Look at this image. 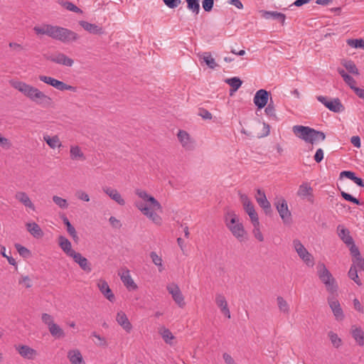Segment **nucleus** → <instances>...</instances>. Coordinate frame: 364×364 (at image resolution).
Here are the masks:
<instances>
[{"instance_id": "obj_1", "label": "nucleus", "mask_w": 364, "mask_h": 364, "mask_svg": "<svg viewBox=\"0 0 364 364\" xmlns=\"http://www.w3.org/2000/svg\"><path fill=\"white\" fill-rule=\"evenodd\" d=\"M135 193L145 202L149 203V206H148L142 202H136L135 206L154 224L161 225L162 224V218L155 212L156 210H162V206L160 203L144 190L137 188L135 190Z\"/></svg>"}, {"instance_id": "obj_2", "label": "nucleus", "mask_w": 364, "mask_h": 364, "mask_svg": "<svg viewBox=\"0 0 364 364\" xmlns=\"http://www.w3.org/2000/svg\"><path fill=\"white\" fill-rule=\"evenodd\" d=\"M10 84L36 105L45 108L52 107L53 99L38 88L19 80H11Z\"/></svg>"}, {"instance_id": "obj_3", "label": "nucleus", "mask_w": 364, "mask_h": 364, "mask_svg": "<svg viewBox=\"0 0 364 364\" xmlns=\"http://www.w3.org/2000/svg\"><path fill=\"white\" fill-rule=\"evenodd\" d=\"M33 31L37 35H47L53 39L65 43L76 41L80 38L77 33L70 29L50 24L36 26Z\"/></svg>"}, {"instance_id": "obj_4", "label": "nucleus", "mask_w": 364, "mask_h": 364, "mask_svg": "<svg viewBox=\"0 0 364 364\" xmlns=\"http://www.w3.org/2000/svg\"><path fill=\"white\" fill-rule=\"evenodd\" d=\"M294 133L307 143L314 144L326 139V134L321 131L309 127L296 125L293 127Z\"/></svg>"}, {"instance_id": "obj_5", "label": "nucleus", "mask_w": 364, "mask_h": 364, "mask_svg": "<svg viewBox=\"0 0 364 364\" xmlns=\"http://www.w3.org/2000/svg\"><path fill=\"white\" fill-rule=\"evenodd\" d=\"M225 223L232 234L240 241L244 240L245 230L243 225L240 222L238 216L234 211H228L225 215Z\"/></svg>"}, {"instance_id": "obj_6", "label": "nucleus", "mask_w": 364, "mask_h": 364, "mask_svg": "<svg viewBox=\"0 0 364 364\" xmlns=\"http://www.w3.org/2000/svg\"><path fill=\"white\" fill-rule=\"evenodd\" d=\"M317 274L318 278L325 284L326 290L329 293L333 294L337 291L338 284L336 281L323 263L318 264Z\"/></svg>"}, {"instance_id": "obj_7", "label": "nucleus", "mask_w": 364, "mask_h": 364, "mask_svg": "<svg viewBox=\"0 0 364 364\" xmlns=\"http://www.w3.org/2000/svg\"><path fill=\"white\" fill-rule=\"evenodd\" d=\"M274 205L283 223L286 225L291 224L292 221L291 213L288 208L287 200L283 198H279Z\"/></svg>"}, {"instance_id": "obj_8", "label": "nucleus", "mask_w": 364, "mask_h": 364, "mask_svg": "<svg viewBox=\"0 0 364 364\" xmlns=\"http://www.w3.org/2000/svg\"><path fill=\"white\" fill-rule=\"evenodd\" d=\"M293 245L296 252L299 257L309 267H313L314 258L313 256L307 251L304 246L299 240H294Z\"/></svg>"}, {"instance_id": "obj_9", "label": "nucleus", "mask_w": 364, "mask_h": 364, "mask_svg": "<svg viewBox=\"0 0 364 364\" xmlns=\"http://www.w3.org/2000/svg\"><path fill=\"white\" fill-rule=\"evenodd\" d=\"M43 57L45 59L50 60L53 63L65 65L68 67L73 66V65L74 63V60L72 58L68 57L66 55H65L63 53H56L51 54V55L44 54Z\"/></svg>"}, {"instance_id": "obj_10", "label": "nucleus", "mask_w": 364, "mask_h": 364, "mask_svg": "<svg viewBox=\"0 0 364 364\" xmlns=\"http://www.w3.org/2000/svg\"><path fill=\"white\" fill-rule=\"evenodd\" d=\"M167 290L170 294H171L174 301L181 308L185 306L184 297L178 287V286L174 283L170 284L167 286Z\"/></svg>"}, {"instance_id": "obj_11", "label": "nucleus", "mask_w": 364, "mask_h": 364, "mask_svg": "<svg viewBox=\"0 0 364 364\" xmlns=\"http://www.w3.org/2000/svg\"><path fill=\"white\" fill-rule=\"evenodd\" d=\"M255 198L259 205L264 210L265 214L271 215L272 212L271 204L267 199L264 192L260 189H257Z\"/></svg>"}, {"instance_id": "obj_12", "label": "nucleus", "mask_w": 364, "mask_h": 364, "mask_svg": "<svg viewBox=\"0 0 364 364\" xmlns=\"http://www.w3.org/2000/svg\"><path fill=\"white\" fill-rule=\"evenodd\" d=\"M269 93L263 89L259 90L255 95L253 101L258 109H262L266 106L269 100Z\"/></svg>"}, {"instance_id": "obj_13", "label": "nucleus", "mask_w": 364, "mask_h": 364, "mask_svg": "<svg viewBox=\"0 0 364 364\" xmlns=\"http://www.w3.org/2000/svg\"><path fill=\"white\" fill-rule=\"evenodd\" d=\"M74 262L77 263L80 267L85 272H90L92 271L91 264L88 259L83 257L80 252H75L71 257Z\"/></svg>"}, {"instance_id": "obj_14", "label": "nucleus", "mask_w": 364, "mask_h": 364, "mask_svg": "<svg viewBox=\"0 0 364 364\" xmlns=\"http://www.w3.org/2000/svg\"><path fill=\"white\" fill-rule=\"evenodd\" d=\"M97 287L103 296L109 301L113 302L115 300L114 294L105 280L100 279L97 282Z\"/></svg>"}, {"instance_id": "obj_15", "label": "nucleus", "mask_w": 364, "mask_h": 364, "mask_svg": "<svg viewBox=\"0 0 364 364\" xmlns=\"http://www.w3.org/2000/svg\"><path fill=\"white\" fill-rule=\"evenodd\" d=\"M350 333L359 346H364V331L360 326H351Z\"/></svg>"}, {"instance_id": "obj_16", "label": "nucleus", "mask_w": 364, "mask_h": 364, "mask_svg": "<svg viewBox=\"0 0 364 364\" xmlns=\"http://www.w3.org/2000/svg\"><path fill=\"white\" fill-rule=\"evenodd\" d=\"M15 348L24 358L33 359V358L37 355V352L35 349L26 345L16 346Z\"/></svg>"}, {"instance_id": "obj_17", "label": "nucleus", "mask_w": 364, "mask_h": 364, "mask_svg": "<svg viewBox=\"0 0 364 364\" xmlns=\"http://www.w3.org/2000/svg\"><path fill=\"white\" fill-rule=\"evenodd\" d=\"M178 139L183 148L188 150L193 149V144L189 134L183 130H180L177 134Z\"/></svg>"}, {"instance_id": "obj_18", "label": "nucleus", "mask_w": 364, "mask_h": 364, "mask_svg": "<svg viewBox=\"0 0 364 364\" xmlns=\"http://www.w3.org/2000/svg\"><path fill=\"white\" fill-rule=\"evenodd\" d=\"M58 245L62 250L66 254L68 257H72L73 253L75 252L74 250L72 249L71 242L67 239L65 237L60 235L58 237Z\"/></svg>"}, {"instance_id": "obj_19", "label": "nucleus", "mask_w": 364, "mask_h": 364, "mask_svg": "<svg viewBox=\"0 0 364 364\" xmlns=\"http://www.w3.org/2000/svg\"><path fill=\"white\" fill-rule=\"evenodd\" d=\"M260 13L262 16L266 19L272 18L274 20H277L280 22L282 25H284L285 22L286 16L282 13L278 11H268L264 10L260 11Z\"/></svg>"}, {"instance_id": "obj_20", "label": "nucleus", "mask_w": 364, "mask_h": 364, "mask_svg": "<svg viewBox=\"0 0 364 364\" xmlns=\"http://www.w3.org/2000/svg\"><path fill=\"white\" fill-rule=\"evenodd\" d=\"M79 24L90 33L100 35L104 33L103 28L95 23H90L85 21H80Z\"/></svg>"}, {"instance_id": "obj_21", "label": "nucleus", "mask_w": 364, "mask_h": 364, "mask_svg": "<svg viewBox=\"0 0 364 364\" xmlns=\"http://www.w3.org/2000/svg\"><path fill=\"white\" fill-rule=\"evenodd\" d=\"M329 306L335 316L336 318L338 321H341L344 318V314L341 305L338 300H332L330 298L328 299Z\"/></svg>"}, {"instance_id": "obj_22", "label": "nucleus", "mask_w": 364, "mask_h": 364, "mask_svg": "<svg viewBox=\"0 0 364 364\" xmlns=\"http://www.w3.org/2000/svg\"><path fill=\"white\" fill-rule=\"evenodd\" d=\"M116 320L127 332L129 333L132 328V326L129 322L127 315L123 311H119L117 314Z\"/></svg>"}, {"instance_id": "obj_23", "label": "nucleus", "mask_w": 364, "mask_h": 364, "mask_svg": "<svg viewBox=\"0 0 364 364\" xmlns=\"http://www.w3.org/2000/svg\"><path fill=\"white\" fill-rule=\"evenodd\" d=\"M337 229L339 237L347 246L354 242L353 238L350 235L348 229L345 228L341 225H338Z\"/></svg>"}, {"instance_id": "obj_24", "label": "nucleus", "mask_w": 364, "mask_h": 364, "mask_svg": "<svg viewBox=\"0 0 364 364\" xmlns=\"http://www.w3.org/2000/svg\"><path fill=\"white\" fill-rule=\"evenodd\" d=\"M16 198L21 202L24 206L31 209L32 210H35V205L31 200L30 198L25 192H17L15 196Z\"/></svg>"}, {"instance_id": "obj_25", "label": "nucleus", "mask_w": 364, "mask_h": 364, "mask_svg": "<svg viewBox=\"0 0 364 364\" xmlns=\"http://www.w3.org/2000/svg\"><path fill=\"white\" fill-rule=\"evenodd\" d=\"M119 275L120 276L122 282L127 288H131L132 289H137V285L132 279L128 269L124 270L121 274L119 273Z\"/></svg>"}, {"instance_id": "obj_26", "label": "nucleus", "mask_w": 364, "mask_h": 364, "mask_svg": "<svg viewBox=\"0 0 364 364\" xmlns=\"http://www.w3.org/2000/svg\"><path fill=\"white\" fill-rule=\"evenodd\" d=\"M68 358L71 364H84L82 355L77 349L70 350L68 353Z\"/></svg>"}, {"instance_id": "obj_27", "label": "nucleus", "mask_w": 364, "mask_h": 364, "mask_svg": "<svg viewBox=\"0 0 364 364\" xmlns=\"http://www.w3.org/2000/svg\"><path fill=\"white\" fill-rule=\"evenodd\" d=\"M26 228L27 230L36 238H40L43 236V230L36 223H27Z\"/></svg>"}, {"instance_id": "obj_28", "label": "nucleus", "mask_w": 364, "mask_h": 364, "mask_svg": "<svg viewBox=\"0 0 364 364\" xmlns=\"http://www.w3.org/2000/svg\"><path fill=\"white\" fill-rule=\"evenodd\" d=\"M330 111L339 113L344 110V106L338 98H334L328 103L326 107Z\"/></svg>"}, {"instance_id": "obj_29", "label": "nucleus", "mask_w": 364, "mask_h": 364, "mask_svg": "<svg viewBox=\"0 0 364 364\" xmlns=\"http://www.w3.org/2000/svg\"><path fill=\"white\" fill-rule=\"evenodd\" d=\"M50 333L53 337L57 339L63 338L65 336V333L59 325L54 323L48 328Z\"/></svg>"}, {"instance_id": "obj_30", "label": "nucleus", "mask_w": 364, "mask_h": 364, "mask_svg": "<svg viewBox=\"0 0 364 364\" xmlns=\"http://www.w3.org/2000/svg\"><path fill=\"white\" fill-rule=\"evenodd\" d=\"M159 333L167 344L172 345V341L175 338L171 331L165 326L159 328Z\"/></svg>"}, {"instance_id": "obj_31", "label": "nucleus", "mask_w": 364, "mask_h": 364, "mask_svg": "<svg viewBox=\"0 0 364 364\" xmlns=\"http://www.w3.org/2000/svg\"><path fill=\"white\" fill-rule=\"evenodd\" d=\"M62 220L64 225L66 226L67 232H68V234L72 237L75 242H77L79 240V237L77 234L75 228L71 225V223H70L69 220L66 216H63Z\"/></svg>"}, {"instance_id": "obj_32", "label": "nucleus", "mask_w": 364, "mask_h": 364, "mask_svg": "<svg viewBox=\"0 0 364 364\" xmlns=\"http://www.w3.org/2000/svg\"><path fill=\"white\" fill-rule=\"evenodd\" d=\"M297 195L303 198L309 196L313 197V188L309 183H303L299 186Z\"/></svg>"}, {"instance_id": "obj_33", "label": "nucleus", "mask_w": 364, "mask_h": 364, "mask_svg": "<svg viewBox=\"0 0 364 364\" xmlns=\"http://www.w3.org/2000/svg\"><path fill=\"white\" fill-rule=\"evenodd\" d=\"M70 155L72 160H85V156L78 146H70Z\"/></svg>"}, {"instance_id": "obj_34", "label": "nucleus", "mask_w": 364, "mask_h": 364, "mask_svg": "<svg viewBox=\"0 0 364 364\" xmlns=\"http://www.w3.org/2000/svg\"><path fill=\"white\" fill-rule=\"evenodd\" d=\"M245 211L249 215L253 226L258 225L259 218L257 212L255 211V206L253 204L244 208Z\"/></svg>"}, {"instance_id": "obj_35", "label": "nucleus", "mask_w": 364, "mask_h": 364, "mask_svg": "<svg viewBox=\"0 0 364 364\" xmlns=\"http://www.w3.org/2000/svg\"><path fill=\"white\" fill-rule=\"evenodd\" d=\"M43 139L51 149L60 147L62 146L61 141L57 135L50 136L46 134L43 136Z\"/></svg>"}, {"instance_id": "obj_36", "label": "nucleus", "mask_w": 364, "mask_h": 364, "mask_svg": "<svg viewBox=\"0 0 364 364\" xmlns=\"http://www.w3.org/2000/svg\"><path fill=\"white\" fill-rule=\"evenodd\" d=\"M187 4V9L193 13L195 15H198L200 12V4L199 0H186Z\"/></svg>"}, {"instance_id": "obj_37", "label": "nucleus", "mask_w": 364, "mask_h": 364, "mask_svg": "<svg viewBox=\"0 0 364 364\" xmlns=\"http://www.w3.org/2000/svg\"><path fill=\"white\" fill-rule=\"evenodd\" d=\"M65 9L77 14H82V11L76 5L69 1H61L58 2Z\"/></svg>"}, {"instance_id": "obj_38", "label": "nucleus", "mask_w": 364, "mask_h": 364, "mask_svg": "<svg viewBox=\"0 0 364 364\" xmlns=\"http://www.w3.org/2000/svg\"><path fill=\"white\" fill-rule=\"evenodd\" d=\"M225 82L233 88V91H237L242 84V81L237 77L228 78Z\"/></svg>"}, {"instance_id": "obj_39", "label": "nucleus", "mask_w": 364, "mask_h": 364, "mask_svg": "<svg viewBox=\"0 0 364 364\" xmlns=\"http://www.w3.org/2000/svg\"><path fill=\"white\" fill-rule=\"evenodd\" d=\"M150 257L153 263L159 267V272H161L164 269L161 257L159 256L156 252H151L150 253Z\"/></svg>"}, {"instance_id": "obj_40", "label": "nucleus", "mask_w": 364, "mask_h": 364, "mask_svg": "<svg viewBox=\"0 0 364 364\" xmlns=\"http://www.w3.org/2000/svg\"><path fill=\"white\" fill-rule=\"evenodd\" d=\"M277 301L279 310L288 314L289 313V306L287 301L282 296H278Z\"/></svg>"}, {"instance_id": "obj_41", "label": "nucleus", "mask_w": 364, "mask_h": 364, "mask_svg": "<svg viewBox=\"0 0 364 364\" xmlns=\"http://www.w3.org/2000/svg\"><path fill=\"white\" fill-rule=\"evenodd\" d=\"M203 59L205 64L211 69H214L218 66L210 53H204Z\"/></svg>"}, {"instance_id": "obj_42", "label": "nucleus", "mask_w": 364, "mask_h": 364, "mask_svg": "<svg viewBox=\"0 0 364 364\" xmlns=\"http://www.w3.org/2000/svg\"><path fill=\"white\" fill-rule=\"evenodd\" d=\"M328 335V337L330 338V341H331L332 345L335 348H338L342 345L343 342H342L341 338H339L338 336L336 333H334L333 331H329Z\"/></svg>"}, {"instance_id": "obj_43", "label": "nucleus", "mask_w": 364, "mask_h": 364, "mask_svg": "<svg viewBox=\"0 0 364 364\" xmlns=\"http://www.w3.org/2000/svg\"><path fill=\"white\" fill-rule=\"evenodd\" d=\"M348 277L350 279L353 280L355 283H356L358 286L362 285L361 280L360 279L358 275V269L355 268L354 266H350V268L348 271Z\"/></svg>"}, {"instance_id": "obj_44", "label": "nucleus", "mask_w": 364, "mask_h": 364, "mask_svg": "<svg viewBox=\"0 0 364 364\" xmlns=\"http://www.w3.org/2000/svg\"><path fill=\"white\" fill-rule=\"evenodd\" d=\"M346 42L352 48L364 49V39L363 38L348 39Z\"/></svg>"}, {"instance_id": "obj_45", "label": "nucleus", "mask_w": 364, "mask_h": 364, "mask_svg": "<svg viewBox=\"0 0 364 364\" xmlns=\"http://www.w3.org/2000/svg\"><path fill=\"white\" fill-rule=\"evenodd\" d=\"M215 303L217 306L220 309V311L228 307L225 297L221 294H216Z\"/></svg>"}, {"instance_id": "obj_46", "label": "nucleus", "mask_w": 364, "mask_h": 364, "mask_svg": "<svg viewBox=\"0 0 364 364\" xmlns=\"http://www.w3.org/2000/svg\"><path fill=\"white\" fill-rule=\"evenodd\" d=\"M343 65L346 68V70L352 73L358 75V70L356 68L355 64L352 60H348L343 63Z\"/></svg>"}, {"instance_id": "obj_47", "label": "nucleus", "mask_w": 364, "mask_h": 364, "mask_svg": "<svg viewBox=\"0 0 364 364\" xmlns=\"http://www.w3.org/2000/svg\"><path fill=\"white\" fill-rule=\"evenodd\" d=\"M264 112L269 117H272L274 119H277L274 105L272 100H270V102H269L267 107L265 108Z\"/></svg>"}, {"instance_id": "obj_48", "label": "nucleus", "mask_w": 364, "mask_h": 364, "mask_svg": "<svg viewBox=\"0 0 364 364\" xmlns=\"http://www.w3.org/2000/svg\"><path fill=\"white\" fill-rule=\"evenodd\" d=\"M53 200L60 208L65 209L68 207V203L67 200L64 198L59 197V196H54L53 197Z\"/></svg>"}, {"instance_id": "obj_49", "label": "nucleus", "mask_w": 364, "mask_h": 364, "mask_svg": "<svg viewBox=\"0 0 364 364\" xmlns=\"http://www.w3.org/2000/svg\"><path fill=\"white\" fill-rule=\"evenodd\" d=\"M348 247H349V250L351 256L353 257V259H356L361 257L360 250L358 247L355 245V242L348 245Z\"/></svg>"}, {"instance_id": "obj_50", "label": "nucleus", "mask_w": 364, "mask_h": 364, "mask_svg": "<svg viewBox=\"0 0 364 364\" xmlns=\"http://www.w3.org/2000/svg\"><path fill=\"white\" fill-rule=\"evenodd\" d=\"M41 321L44 324H46L48 326V328L55 323L53 317L51 315L46 313L42 314Z\"/></svg>"}, {"instance_id": "obj_51", "label": "nucleus", "mask_w": 364, "mask_h": 364, "mask_svg": "<svg viewBox=\"0 0 364 364\" xmlns=\"http://www.w3.org/2000/svg\"><path fill=\"white\" fill-rule=\"evenodd\" d=\"M15 247L19 255L22 257H28L31 255L30 251L25 247L22 246L20 244H15Z\"/></svg>"}, {"instance_id": "obj_52", "label": "nucleus", "mask_w": 364, "mask_h": 364, "mask_svg": "<svg viewBox=\"0 0 364 364\" xmlns=\"http://www.w3.org/2000/svg\"><path fill=\"white\" fill-rule=\"evenodd\" d=\"M341 195L345 200L350 201L356 205H360V200L358 199L355 198V197H353V196H351L350 194L346 193L344 191H341Z\"/></svg>"}, {"instance_id": "obj_53", "label": "nucleus", "mask_w": 364, "mask_h": 364, "mask_svg": "<svg viewBox=\"0 0 364 364\" xmlns=\"http://www.w3.org/2000/svg\"><path fill=\"white\" fill-rule=\"evenodd\" d=\"M92 336H94L95 338H96L97 339L98 342H95V343L97 346H107L106 339L104 337H102L100 335L97 334L95 331H93L92 333Z\"/></svg>"}, {"instance_id": "obj_54", "label": "nucleus", "mask_w": 364, "mask_h": 364, "mask_svg": "<svg viewBox=\"0 0 364 364\" xmlns=\"http://www.w3.org/2000/svg\"><path fill=\"white\" fill-rule=\"evenodd\" d=\"M214 5V0H202V6L205 11H212Z\"/></svg>"}, {"instance_id": "obj_55", "label": "nucleus", "mask_w": 364, "mask_h": 364, "mask_svg": "<svg viewBox=\"0 0 364 364\" xmlns=\"http://www.w3.org/2000/svg\"><path fill=\"white\" fill-rule=\"evenodd\" d=\"M57 90H60V91L70 90V91H72V92H76L77 91V87H74V86H71V85H67L66 83H65V82L61 81L60 82Z\"/></svg>"}, {"instance_id": "obj_56", "label": "nucleus", "mask_w": 364, "mask_h": 364, "mask_svg": "<svg viewBox=\"0 0 364 364\" xmlns=\"http://www.w3.org/2000/svg\"><path fill=\"white\" fill-rule=\"evenodd\" d=\"M238 194L240 196V200L242 203L243 208H245L252 204V203L251 202V200L246 194L241 193L240 192H239Z\"/></svg>"}, {"instance_id": "obj_57", "label": "nucleus", "mask_w": 364, "mask_h": 364, "mask_svg": "<svg viewBox=\"0 0 364 364\" xmlns=\"http://www.w3.org/2000/svg\"><path fill=\"white\" fill-rule=\"evenodd\" d=\"M343 80L345 82L349 85V87L353 90L355 87L356 81L354 80V78L350 76V75H347L344 76Z\"/></svg>"}, {"instance_id": "obj_58", "label": "nucleus", "mask_w": 364, "mask_h": 364, "mask_svg": "<svg viewBox=\"0 0 364 364\" xmlns=\"http://www.w3.org/2000/svg\"><path fill=\"white\" fill-rule=\"evenodd\" d=\"M163 1L170 9H175L181 3V0H163Z\"/></svg>"}, {"instance_id": "obj_59", "label": "nucleus", "mask_w": 364, "mask_h": 364, "mask_svg": "<svg viewBox=\"0 0 364 364\" xmlns=\"http://www.w3.org/2000/svg\"><path fill=\"white\" fill-rule=\"evenodd\" d=\"M253 234L255 237L259 241L262 242L264 240V237L262 233L259 230V222H258V225L257 226H253Z\"/></svg>"}, {"instance_id": "obj_60", "label": "nucleus", "mask_w": 364, "mask_h": 364, "mask_svg": "<svg viewBox=\"0 0 364 364\" xmlns=\"http://www.w3.org/2000/svg\"><path fill=\"white\" fill-rule=\"evenodd\" d=\"M0 146L8 149L12 146V144L9 139L0 134Z\"/></svg>"}, {"instance_id": "obj_61", "label": "nucleus", "mask_w": 364, "mask_h": 364, "mask_svg": "<svg viewBox=\"0 0 364 364\" xmlns=\"http://www.w3.org/2000/svg\"><path fill=\"white\" fill-rule=\"evenodd\" d=\"M38 78L41 81L43 82L44 83H46L48 85H50L51 86H53L55 81L56 80L53 77L46 76V75H39Z\"/></svg>"}, {"instance_id": "obj_62", "label": "nucleus", "mask_w": 364, "mask_h": 364, "mask_svg": "<svg viewBox=\"0 0 364 364\" xmlns=\"http://www.w3.org/2000/svg\"><path fill=\"white\" fill-rule=\"evenodd\" d=\"M38 78L41 81L43 82L44 83H46L48 85H50L51 86H53L55 81L56 80L53 77L46 76V75H39Z\"/></svg>"}, {"instance_id": "obj_63", "label": "nucleus", "mask_w": 364, "mask_h": 364, "mask_svg": "<svg viewBox=\"0 0 364 364\" xmlns=\"http://www.w3.org/2000/svg\"><path fill=\"white\" fill-rule=\"evenodd\" d=\"M198 114L204 119H211L212 114L204 108H200Z\"/></svg>"}, {"instance_id": "obj_64", "label": "nucleus", "mask_w": 364, "mask_h": 364, "mask_svg": "<svg viewBox=\"0 0 364 364\" xmlns=\"http://www.w3.org/2000/svg\"><path fill=\"white\" fill-rule=\"evenodd\" d=\"M76 197L83 201L89 202L90 201V197L87 193H85L83 191H78L75 193Z\"/></svg>"}]
</instances>
